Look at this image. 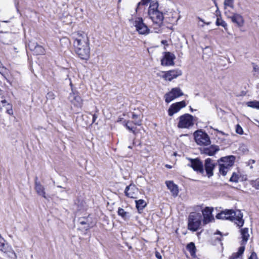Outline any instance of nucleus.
<instances>
[{"label":"nucleus","instance_id":"nucleus-46","mask_svg":"<svg viewBox=\"0 0 259 259\" xmlns=\"http://www.w3.org/2000/svg\"><path fill=\"white\" fill-rule=\"evenodd\" d=\"M155 256L158 259H162L160 253L157 251L155 252Z\"/></svg>","mask_w":259,"mask_h":259},{"label":"nucleus","instance_id":"nucleus-30","mask_svg":"<svg viewBox=\"0 0 259 259\" xmlns=\"http://www.w3.org/2000/svg\"><path fill=\"white\" fill-rule=\"evenodd\" d=\"M132 118L134 120L133 123L136 125H140L141 124L142 120L139 116L135 113H132Z\"/></svg>","mask_w":259,"mask_h":259},{"label":"nucleus","instance_id":"nucleus-35","mask_svg":"<svg viewBox=\"0 0 259 259\" xmlns=\"http://www.w3.org/2000/svg\"><path fill=\"white\" fill-rule=\"evenodd\" d=\"M215 23L217 26H222L225 29H226V28H227V23L225 22V21H224L223 20H222L221 19V18H220L218 17Z\"/></svg>","mask_w":259,"mask_h":259},{"label":"nucleus","instance_id":"nucleus-25","mask_svg":"<svg viewBox=\"0 0 259 259\" xmlns=\"http://www.w3.org/2000/svg\"><path fill=\"white\" fill-rule=\"evenodd\" d=\"M245 249V245H241L239 248L237 253L233 254L230 257V259H236L241 256L244 252Z\"/></svg>","mask_w":259,"mask_h":259},{"label":"nucleus","instance_id":"nucleus-49","mask_svg":"<svg viewBox=\"0 0 259 259\" xmlns=\"http://www.w3.org/2000/svg\"><path fill=\"white\" fill-rule=\"evenodd\" d=\"M215 234H219V235H220L221 236H222V233H221L220 231H217L216 232V233H215Z\"/></svg>","mask_w":259,"mask_h":259},{"label":"nucleus","instance_id":"nucleus-36","mask_svg":"<svg viewBox=\"0 0 259 259\" xmlns=\"http://www.w3.org/2000/svg\"><path fill=\"white\" fill-rule=\"evenodd\" d=\"M7 103V102L3 95V92L0 90V108L5 106Z\"/></svg>","mask_w":259,"mask_h":259},{"label":"nucleus","instance_id":"nucleus-3","mask_svg":"<svg viewBox=\"0 0 259 259\" xmlns=\"http://www.w3.org/2000/svg\"><path fill=\"white\" fill-rule=\"evenodd\" d=\"M201 220L202 215L200 213L191 212L188 218V229L192 231H196L200 227Z\"/></svg>","mask_w":259,"mask_h":259},{"label":"nucleus","instance_id":"nucleus-6","mask_svg":"<svg viewBox=\"0 0 259 259\" xmlns=\"http://www.w3.org/2000/svg\"><path fill=\"white\" fill-rule=\"evenodd\" d=\"M194 136L195 142L198 145L206 146L210 144L208 135L201 130L195 132Z\"/></svg>","mask_w":259,"mask_h":259},{"label":"nucleus","instance_id":"nucleus-12","mask_svg":"<svg viewBox=\"0 0 259 259\" xmlns=\"http://www.w3.org/2000/svg\"><path fill=\"white\" fill-rule=\"evenodd\" d=\"M186 106L185 101H182L171 104L168 110V114L170 116H172L174 114L178 112L182 108Z\"/></svg>","mask_w":259,"mask_h":259},{"label":"nucleus","instance_id":"nucleus-32","mask_svg":"<svg viewBox=\"0 0 259 259\" xmlns=\"http://www.w3.org/2000/svg\"><path fill=\"white\" fill-rule=\"evenodd\" d=\"M78 222L81 225H87V226L84 227L85 230H88L90 228V226L89 225V222L88 218H79L78 219Z\"/></svg>","mask_w":259,"mask_h":259},{"label":"nucleus","instance_id":"nucleus-19","mask_svg":"<svg viewBox=\"0 0 259 259\" xmlns=\"http://www.w3.org/2000/svg\"><path fill=\"white\" fill-rule=\"evenodd\" d=\"M70 102L77 107H81L82 106V100L78 93L72 92L70 93L68 97Z\"/></svg>","mask_w":259,"mask_h":259},{"label":"nucleus","instance_id":"nucleus-47","mask_svg":"<svg viewBox=\"0 0 259 259\" xmlns=\"http://www.w3.org/2000/svg\"><path fill=\"white\" fill-rule=\"evenodd\" d=\"M218 133H220L221 134H222V135H225V133L223 132H222V131H219L218 130H215Z\"/></svg>","mask_w":259,"mask_h":259},{"label":"nucleus","instance_id":"nucleus-2","mask_svg":"<svg viewBox=\"0 0 259 259\" xmlns=\"http://www.w3.org/2000/svg\"><path fill=\"white\" fill-rule=\"evenodd\" d=\"M236 215V213L232 209H226L222 211L217 214L216 218L218 219L227 220L232 222L234 221L235 224L239 227L243 226L244 224V220L242 219L243 214L240 210Z\"/></svg>","mask_w":259,"mask_h":259},{"label":"nucleus","instance_id":"nucleus-33","mask_svg":"<svg viewBox=\"0 0 259 259\" xmlns=\"http://www.w3.org/2000/svg\"><path fill=\"white\" fill-rule=\"evenodd\" d=\"M247 105L248 107L259 109V101H253L248 102L247 103Z\"/></svg>","mask_w":259,"mask_h":259},{"label":"nucleus","instance_id":"nucleus-15","mask_svg":"<svg viewBox=\"0 0 259 259\" xmlns=\"http://www.w3.org/2000/svg\"><path fill=\"white\" fill-rule=\"evenodd\" d=\"M182 72L179 69L171 70L167 72H164L162 77L166 80L171 81L174 78L181 75Z\"/></svg>","mask_w":259,"mask_h":259},{"label":"nucleus","instance_id":"nucleus-44","mask_svg":"<svg viewBox=\"0 0 259 259\" xmlns=\"http://www.w3.org/2000/svg\"><path fill=\"white\" fill-rule=\"evenodd\" d=\"M90 115L92 117V122L91 123V124H92L93 123L95 122L98 116L95 114H92L90 113Z\"/></svg>","mask_w":259,"mask_h":259},{"label":"nucleus","instance_id":"nucleus-40","mask_svg":"<svg viewBox=\"0 0 259 259\" xmlns=\"http://www.w3.org/2000/svg\"><path fill=\"white\" fill-rule=\"evenodd\" d=\"M8 70L5 67H0V73L4 76V77L7 80V78L6 76L7 74L8 73Z\"/></svg>","mask_w":259,"mask_h":259},{"label":"nucleus","instance_id":"nucleus-50","mask_svg":"<svg viewBox=\"0 0 259 259\" xmlns=\"http://www.w3.org/2000/svg\"><path fill=\"white\" fill-rule=\"evenodd\" d=\"M258 67H257V66H254V71H256L257 70H258Z\"/></svg>","mask_w":259,"mask_h":259},{"label":"nucleus","instance_id":"nucleus-20","mask_svg":"<svg viewBox=\"0 0 259 259\" xmlns=\"http://www.w3.org/2000/svg\"><path fill=\"white\" fill-rule=\"evenodd\" d=\"M212 209H210L208 207H206L204 210H202V214L203 216V223L204 225H206L207 223L213 220V216L212 215Z\"/></svg>","mask_w":259,"mask_h":259},{"label":"nucleus","instance_id":"nucleus-13","mask_svg":"<svg viewBox=\"0 0 259 259\" xmlns=\"http://www.w3.org/2000/svg\"><path fill=\"white\" fill-rule=\"evenodd\" d=\"M164 56L161 60V65L163 66L174 65V60L176 58L175 55L169 52H164Z\"/></svg>","mask_w":259,"mask_h":259},{"label":"nucleus","instance_id":"nucleus-21","mask_svg":"<svg viewBox=\"0 0 259 259\" xmlns=\"http://www.w3.org/2000/svg\"><path fill=\"white\" fill-rule=\"evenodd\" d=\"M34 183H35V190L37 193V194L45 198H46V192L45 191V187L43 185H42L39 181L38 180L37 177H35L34 179Z\"/></svg>","mask_w":259,"mask_h":259},{"label":"nucleus","instance_id":"nucleus-41","mask_svg":"<svg viewBox=\"0 0 259 259\" xmlns=\"http://www.w3.org/2000/svg\"><path fill=\"white\" fill-rule=\"evenodd\" d=\"M56 95L52 92H49L46 95V98L47 100H53L55 98Z\"/></svg>","mask_w":259,"mask_h":259},{"label":"nucleus","instance_id":"nucleus-39","mask_svg":"<svg viewBox=\"0 0 259 259\" xmlns=\"http://www.w3.org/2000/svg\"><path fill=\"white\" fill-rule=\"evenodd\" d=\"M132 124L133 122L128 121L125 123V126L129 131H132L133 133H135V128L132 126Z\"/></svg>","mask_w":259,"mask_h":259},{"label":"nucleus","instance_id":"nucleus-62","mask_svg":"<svg viewBox=\"0 0 259 259\" xmlns=\"http://www.w3.org/2000/svg\"><path fill=\"white\" fill-rule=\"evenodd\" d=\"M120 1H121V0H119V2H120Z\"/></svg>","mask_w":259,"mask_h":259},{"label":"nucleus","instance_id":"nucleus-1","mask_svg":"<svg viewBox=\"0 0 259 259\" xmlns=\"http://www.w3.org/2000/svg\"><path fill=\"white\" fill-rule=\"evenodd\" d=\"M148 14L153 23L160 27L163 23L164 16L163 13L159 9V4L157 1L150 2Z\"/></svg>","mask_w":259,"mask_h":259},{"label":"nucleus","instance_id":"nucleus-42","mask_svg":"<svg viewBox=\"0 0 259 259\" xmlns=\"http://www.w3.org/2000/svg\"><path fill=\"white\" fill-rule=\"evenodd\" d=\"M236 132L237 134H239L240 135H241L243 134V130H242V127L239 124H237L236 125Z\"/></svg>","mask_w":259,"mask_h":259},{"label":"nucleus","instance_id":"nucleus-10","mask_svg":"<svg viewBox=\"0 0 259 259\" xmlns=\"http://www.w3.org/2000/svg\"><path fill=\"white\" fill-rule=\"evenodd\" d=\"M135 26L137 31L141 34H147L149 32L147 26L143 22L142 18H138L135 21Z\"/></svg>","mask_w":259,"mask_h":259},{"label":"nucleus","instance_id":"nucleus-37","mask_svg":"<svg viewBox=\"0 0 259 259\" xmlns=\"http://www.w3.org/2000/svg\"><path fill=\"white\" fill-rule=\"evenodd\" d=\"M37 45L38 44L35 42L30 41L27 44V47H28L30 51L33 52Z\"/></svg>","mask_w":259,"mask_h":259},{"label":"nucleus","instance_id":"nucleus-22","mask_svg":"<svg viewBox=\"0 0 259 259\" xmlns=\"http://www.w3.org/2000/svg\"><path fill=\"white\" fill-rule=\"evenodd\" d=\"M165 184L167 188L170 190L172 195L174 197L177 196L179 193L178 186L171 181H166Z\"/></svg>","mask_w":259,"mask_h":259},{"label":"nucleus","instance_id":"nucleus-48","mask_svg":"<svg viewBox=\"0 0 259 259\" xmlns=\"http://www.w3.org/2000/svg\"><path fill=\"white\" fill-rule=\"evenodd\" d=\"M254 162H255V160H252V159L250 160L248 162L249 164L250 163H254Z\"/></svg>","mask_w":259,"mask_h":259},{"label":"nucleus","instance_id":"nucleus-9","mask_svg":"<svg viewBox=\"0 0 259 259\" xmlns=\"http://www.w3.org/2000/svg\"><path fill=\"white\" fill-rule=\"evenodd\" d=\"M188 159L191 162L190 164H188L189 166L191 167L194 170L203 174L204 172L203 169V164L202 162L198 158H189Z\"/></svg>","mask_w":259,"mask_h":259},{"label":"nucleus","instance_id":"nucleus-34","mask_svg":"<svg viewBox=\"0 0 259 259\" xmlns=\"http://www.w3.org/2000/svg\"><path fill=\"white\" fill-rule=\"evenodd\" d=\"M224 5L225 12L227 10V7L233 8V7H234L233 0H225Z\"/></svg>","mask_w":259,"mask_h":259},{"label":"nucleus","instance_id":"nucleus-26","mask_svg":"<svg viewBox=\"0 0 259 259\" xmlns=\"http://www.w3.org/2000/svg\"><path fill=\"white\" fill-rule=\"evenodd\" d=\"M136 207L139 211L142 210L147 205L146 202L143 199L135 201Z\"/></svg>","mask_w":259,"mask_h":259},{"label":"nucleus","instance_id":"nucleus-16","mask_svg":"<svg viewBox=\"0 0 259 259\" xmlns=\"http://www.w3.org/2000/svg\"><path fill=\"white\" fill-rule=\"evenodd\" d=\"M225 14L227 17L231 19L232 22L236 24L238 26L241 27L243 26L244 20L242 17L238 14L232 13L231 15H228L227 12H225Z\"/></svg>","mask_w":259,"mask_h":259},{"label":"nucleus","instance_id":"nucleus-59","mask_svg":"<svg viewBox=\"0 0 259 259\" xmlns=\"http://www.w3.org/2000/svg\"><path fill=\"white\" fill-rule=\"evenodd\" d=\"M8 111L9 114H10V111H9V110H8Z\"/></svg>","mask_w":259,"mask_h":259},{"label":"nucleus","instance_id":"nucleus-7","mask_svg":"<svg viewBox=\"0 0 259 259\" xmlns=\"http://www.w3.org/2000/svg\"><path fill=\"white\" fill-rule=\"evenodd\" d=\"M74 46L76 48V53L81 59L87 60L89 58V44H80V46L74 44Z\"/></svg>","mask_w":259,"mask_h":259},{"label":"nucleus","instance_id":"nucleus-38","mask_svg":"<svg viewBox=\"0 0 259 259\" xmlns=\"http://www.w3.org/2000/svg\"><path fill=\"white\" fill-rule=\"evenodd\" d=\"M239 176L235 172H233L230 179H229V181L231 182L237 183L239 180Z\"/></svg>","mask_w":259,"mask_h":259},{"label":"nucleus","instance_id":"nucleus-5","mask_svg":"<svg viewBox=\"0 0 259 259\" xmlns=\"http://www.w3.org/2000/svg\"><path fill=\"white\" fill-rule=\"evenodd\" d=\"M234 156H229L227 157H222L220 160L224 162H227V165L225 164H219V171L224 176H226L228 171L230 167L233 165L235 160Z\"/></svg>","mask_w":259,"mask_h":259},{"label":"nucleus","instance_id":"nucleus-54","mask_svg":"<svg viewBox=\"0 0 259 259\" xmlns=\"http://www.w3.org/2000/svg\"><path fill=\"white\" fill-rule=\"evenodd\" d=\"M216 13H217V15H218V13H220V11H219V10H218V9L216 11Z\"/></svg>","mask_w":259,"mask_h":259},{"label":"nucleus","instance_id":"nucleus-23","mask_svg":"<svg viewBox=\"0 0 259 259\" xmlns=\"http://www.w3.org/2000/svg\"><path fill=\"white\" fill-rule=\"evenodd\" d=\"M241 234L242 240L241 242V245H245L248 241L249 235L248 234V229L245 228L241 230Z\"/></svg>","mask_w":259,"mask_h":259},{"label":"nucleus","instance_id":"nucleus-52","mask_svg":"<svg viewBox=\"0 0 259 259\" xmlns=\"http://www.w3.org/2000/svg\"><path fill=\"white\" fill-rule=\"evenodd\" d=\"M216 240H218L219 241H221V237H217L216 238Z\"/></svg>","mask_w":259,"mask_h":259},{"label":"nucleus","instance_id":"nucleus-29","mask_svg":"<svg viewBox=\"0 0 259 259\" xmlns=\"http://www.w3.org/2000/svg\"><path fill=\"white\" fill-rule=\"evenodd\" d=\"M9 246L10 245L8 243H6V241L4 238L0 239V251L4 252L7 249V247Z\"/></svg>","mask_w":259,"mask_h":259},{"label":"nucleus","instance_id":"nucleus-14","mask_svg":"<svg viewBox=\"0 0 259 259\" xmlns=\"http://www.w3.org/2000/svg\"><path fill=\"white\" fill-rule=\"evenodd\" d=\"M216 165L217 163L213 162V161L211 158H208L205 159L204 162V168L206 175L208 178L213 176V170Z\"/></svg>","mask_w":259,"mask_h":259},{"label":"nucleus","instance_id":"nucleus-31","mask_svg":"<svg viewBox=\"0 0 259 259\" xmlns=\"http://www.w3.org/2000/svg\"><path fill=\"white\" fill-rule=\"evenodd\" d=\"M118 214L121 216L123 219L126 220L129 218L128 212L124 211L122 208H119L118 210Z\"/></svg>","mask_w":259,"mask_h":259},{"label":"nucleus","instance_id":"nucleus-4","mask_svg":"<svg viewBox=\"0 0 259 259\" xmlns=\"http://www.w3.org/2000/svg\"><path fill=\"white\" fill-rule=\"evenodd\" d=\"M178 127L180 128H189L194 125V117L191 114L186 113L179 118Z\"/></svg>","mask_w":259,"mask_h":259},{"label":"nucleus","instance_id":"nucleus-60","mask_svg":"<svg viewBox=\"0 0 259 259\" xmlns=\"http://www.w3.org/2000/svg\"><path fill=\"white\" fill-rule=\"evenodd\" d=\"M8 111L9 114H10V111H9V110H8Z\"/></svg>","mask_w":259,"mask_h":259},{"label":"nucleus","instance_id":"nucleus-53","mask_svg":"<svg viewBox=\"0 0 259 259\" xmlns=\"http://www.w3.org/2000/svg\"><path fill=\"white\" fill-rule=\"evenodd\" d=\"M226 11L228 13V15H231L232 13H230V11L227 9Z\"/></svg>","mask_w":259,"mask_h":259},{"label":"nucleus","instance_id":"nucleus-61","mask_svg":"<svg viewBox=\"0 0 259 259\" xmlns=\"http://www.w3.org/2000/svg\"><path fill=\"white\" fill-rule=\"evenodd\" d=\"M166 166H167V167H170V166H168L167 165H166Z\"/></svg>","mask_w":259,"mask_h":259},{"label":"nucleus","instance_id":"nucleus-58","mask_svg":"<svg viewBox=\"0 0 259 259\" xmlns=\"http://www.w3.org/2000/svg\"><path fill=\"white\" fill-rule=\"evenodd\" d=\"M128 248H129V249H131L132 248V246H129Z\"/></svg>","mask_w":259,"mask_h":259},{"label":"nucleus","instance_id":"nucleus-18","mask_svg":"<svg viewBox=\"0 0 259 259\" xmlns=\"http://www.w3.org/2000/svg\"><path fill=\"white\" fill-rule=\"evenodd\" d=\"M89 44V39L87 34L83 32H78L76 34L74 41V45H80V44Z\"/></svg>","mask_w":259,"mask_h":259},{"label":"nucleus","instance_id":"nucleus-11","mask_svg":"<svg viewBox=\"0 0 259 259\" xmlns=\"http://www.w3.org/2000/svg\"><path fill=\"white\" fill-rule=\"evenodd\" d=\"M139 193L138 188L134 184L127 186L124 190L125 196L131 198H137Z\"/></svg>","mask_w":259,"mask_h":259},{"label":"nucleus","instance_id":"nucleus-28","mask_svg":"<svg viewBox=\"0 0 259 259\" xmlns=\"http://www.w3.org/2000/svg\"><path fill=\"white\" fill-rule=\"evenodd\" d=\"M33 52L34 55H41L45 54V50L42 46L37 45Z\"/></svg>","mask_w":259,"mask_h":259},{"label":"nucleus","instance_id":"nucleus-56","mask_svg":"<svg viewBox=\"0 0 259 259\" xmlns=\"http://www.w3.org/2000/svg\"><path fill=\"white\" fill-rule=\"evenodd\" d=\"M128 148H130V149H132V146H129L128 147Z\"/></svg>","mask_w":259,"mask_h":259},{"label":"nucleus","instance_id":"nucleus-45","mask_svg":"<svg viewBox=\"0 0 259 259\" xmlns=\"http://www.w3.org/2000/svg\"><path fill=\"white\" fill-rule=\"evenodd\" d=\"M248 259H258L256 253L254 252H252Z\"/></svg>","mask_w":259,"mask_h":259},{"label":"nucleus","instance_id":"nucleus-51","mask_svg":"<svg viewBox=\"0 0 259 259\" xmlns=\"http://www.w3.org/2000/svg\"><path fill=\"white\" fill-rule=\"evenodd\" d=\"M213 3L214 4H215V6H217V2H216V1L217 0H211Z\"/></svg>","mask_w":259,"mask_h":259},{"label":"nucleus","instance_id":"nucleus-24","mask_svg":"<svg viewBox=\"0 0 259 259\" xmlns=\"http://www.w3.org/2000/svg\"><path fill=\"white\" fill-rule=\"evenodd\" d=\"M7 247V249L4 253L6 254L7 256L11 259H17V255L12 247L11 246Z\"/></svg>","mask_w":259,"mask_h":259},{"label":"nucleus","instance_id":"nucleus-57","mask_svg":"<svg viewBox=\"0 0 259 259\" xmlns=\"http://www.w3.org/2000/svg\"><path fill=\"white\" fill-rule=\"evenodd\" d=\"M0 239H3V238L1 236V234H0Z\"/></svg>","mask_w":259,"mask_h":259},{"label":"nucleus","instance_id":"nucleus-55","mask_svg":"<svg viewBox=\"0 0 259 259\" xmlns=\"http://www.w3.org/2000/svg\"><path fill=\"white\" fill-rule=\"evenodd\" d=\"M190 110L193 112L194 111L193 109L191 107H190Z\"/></svg>","mask_w":259,"mask_h":259},{"label":"nucleus","instance_id":"nucleus-27","mask_svg":"<svg viewBox=\"0 0 259 259\" xmlns=\"http://www.w3.org/2000/svg\"><path fill=\"white\" fill-rule=\"evenodd\" d=\"M186 248L192 256L195 254L196 249L194 243L191 242L188 243L186 246Z\"/></svg>","mask_w":259,"mask_h":259},{"label":"nucleus","instance_id":"nucleus-43","mask_svg":"<svg viewBox=\"0 0 259 259\" xmlns=\"http://www.w3.org/2000/svg\"><path fill=\"white\" fill-rule=\"evenodd\" d=\"M252 186L254 187L256 189H259V179H257L255 181H253L252 183Z\"/></svg>","mask_w":259,"mask_h":259},{"label":"nucleus","instance_id":"nucleus-8","mask_svg":"<svg viewBox=\"0 0 259 259\" xmlns=\"http://www.w3.org/2000/svg\"><path fill=\"white\" fill-rule=\"evenodd\" d=\"M183 95V93L179 88H175L164 95L165 102L168 103L176 98Z\"/></svg>","mask_w":259,"mask_h":259},{"label":"nucleus","instance_id":"nucleus-17","mask_svg":"<svg viewBox=\"0 0 259 259\" xmlns=\"http://www.w3.org/2000/svg\"><path fill=\"white\" fill-rule=\"evenodd\" d=\"M201 154H204L208 156L214 155L220 150L219 147L217 145H211L209 147H202L199 148Z\"/></svg>","mask_w":259,"mask_h":259}]
</instances>
